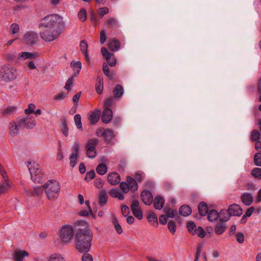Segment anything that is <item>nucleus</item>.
<instances>
[{
	"instance_id": "nucleus-5",
	"label": "nucleus",
	"mask_w": 261,
	"mask_h": 261,
	"mask_svg": "<svg viewBox=\"0 0 261 261\" xmlns=\"http://www.w3.org/2000/svg\"><path fill=\"white\" fill-rule=\"evenodd\" d=\"M58 236L63 244H68L71 242L74 236V230L70 225H64L58 231Z\"/></svg>"
},
{
	"instance_id": "nucleus-58",
	"label": "nucleus",
	"mask_w": 261,
	"mask_h": 261,
	"mask_svg": "<svg viewBox=\"0 0 261 261\" xmlns=\"http://www.w3.org/2000/svg\"><path fill=\"white\" fill-rule=\"evenodd\" d=\"M67 94L65 92H61L55 95L54 97V99L57 101L62 100L67 96Z\"/></svg>"
},
{
	"instance_id": "nucleus-14",
	"label": "nucleus",
	"mask_w": 261,
	"mask_h": 261,
	"mask_svg": "<svg viewBox=\"0 0 261 261\" xmlns=\"http://www.w3.org/2000/svg\"><path fill=\"white\" fill-rule=\"evenodd\" d=\"M101 52L110 66L113 67L116 65V60L113 54L109 53L107 48L104 47L101 48Z\"/></svg>"
},
{
	"instance_id": "nucleus-51",
	"label": "nucleus",
	"mask_w": 261,
	"mask_h": 261,
	"mask_svg": "<svg viewBox=\"0 0 261 261\" xmlns=\"http://www.w3.org/2000/svg\"><path fill=\"white\" fill-rule=\"evenodd\" d=\"M206 234V232L204 230V229L201 227H198L197 229L195 231V233L194 235H196L200 238H203L205 237Z\"/></svg>"
},
{
	"instance_id": "nucleus-56",
	"label": "nucleus",
	"mask_w": 261,
	"mask_h": 261,
	"mask_svg": "<svg viewBox=\"0 0 261 261\" xmlns=\"http://www.w3.org/2000/svg\"><path fill=\"white\" fill-rule=\"evenodd\" d=\"M165 213L168 218H173L177 214V212L171 208L167 209L165 211Z\"/></svg>"
},
{
	"instance_id": "nucleus-8",
	"label": "nucleus",
	"mask_w": 261,
	"mask_h": 261,
	"mask_svg": "<svg viewBox=\"0 0 261 261\" xmlns=\"http://www.w3.org/2000/svg\"><path fill=\"white\" fill-rule=\"evenodd\" d=\"M22 127L23 121L19 119L11 121L9 127V135L13 137L17 136Z\"/></svg>"
},
{
	"instance_id": "nucleus-28",
	"label": "nucleus",
	"mask_w": 261,
	"mask_h": 261,
	"mask_svg": "<svg viewBox=\"0 0 261 261\" xmlns=\"http://www.w3.org/2000/svg\"><path fill=\"white\" fill-rule=\"evenodd\" d=\"M20 26L17 23H12L9 27V33L13 36H17L20 32Z\"/></svg>"
},
{
	"instance_id": "nucleus-35",
	"label": "nucleus",
	"mask_w": 261,
	"mask_h": 261,
	"mask_svg": "<svg viewBox=\"0 0 261 261\" xmlns=\"http://www.w3.org/2000/svg\"><path fill=\"white\" fill-rule=\"evenodd\" d=\"M191 212V208L188 205H182L179 209L180 214L184 217L189 216Z\"/></svg>"
},
{
	"instance_id": "nucleus-33",
	"label": "nucleus",
	"mask_w": 261,
	"mask_h": 261,
	"mask_svg": "<svg viewBox=\"0 0 261 261\" xmlns=\"http://www.w3.org/2000/svg\"><path fill=\"white\" fill-rule=\"evenodd\" d=\"M96 92L100 94L103 91V79L102 77L98 76L97 80V83L95 85Z\"/></svg>"
},
{
	"instance_id": "nucleus-12",
	"label": "nucleus",
	"mask_w": 261,
	"mask_h": 261,
	"mask_svg": "<svg viewBox=\"0 0 261 261\" xmlns=\"http://www.w3.org/2000/svg\"><path fill=\"white\" fill-rule=\"evenodd\" d=\"M38 57L36 53L29 51H20L16 56V59L18 61H24L25 60H34Z\"/></svg>"
},
{
	"instance_id": "nucleus-18",
	"label": "nucleus",
	"mask_w": 261,
	"mask_h": 261,
	"mask_svg": "<svg viewBox=\"0 0 261 261\" xmlns=\"http://www.w3.org/2000/svg\"><path fill=\"white\" fill-rule=\"evenodd\" d=\"M19 120L23 121V126L27 128H33L36 124L35 119L32 116H28L25 118L19 119Z\"/></svg>"
},
{
	"instance_id": "nucleus-38",
	"label": "nucleus",
	"mask_w": 261,
	"mask_h": 261,
	"mask_svg": "<svg viewBox=\"0 0 261 261\" xmlns=\"http://www.w3.org/2000/svg\"><path fill=\"white\" fill-rule=\"evenodd\" d=\"M108 200V195L106 191H101L99 194V202L101 206L106 204Z\"/></svg>"
},
{
	"instance_id": "nucleus-2",
	"label": "nucleus",
	"mask_w": 261,
	"mask_h": 261,
	"mask_svg": "<svg viewBox=\"0 0 261 261\" xmlns=\"http://www.w3.org/2000/svg\"><path fill=\"white\" fill-rule=\"evenodd\" d=\"M92 236V232L89 228L78 232L75 239L76 249L81 252H88L91 247Z\"/></svg>"
},
{
	"instance_id": "nucleus-6",
	"label": "nucleus",
	"mask_w": 261,
	"mask_h": 261,
	"mask_svg": "<svg viewBox=\"0 0 261 261\" xmlns=\"http://www.w3.org/2000/svg\"><path fill=\"white\" fill-rule=\"evenodd\" d=\"M27 165L30 171L32 179L35 182H39L42 178L41 170L39 165L34 161L27 162Z\"/></svg>"
},
{
	"instance_id": "nucleus-64",
	"label": "nucleus",
	"mask_w": 261,
	"mask_h": 261,
	"mask_svg": "<svg viewBox=\"0 0 261 261\" xmlns=\"http://www.w3.org/2000/svg\"><path fill=\"white\" fill-rule=\"evenodd\" d=\"M236 240L239 243H242L244 241V236L242 232H238L236 235Z\"/></svg>"
},
{
	"instance_id": "nucleus-31",
	"label": "nucleus",
	"mask_w": 261,
	"mask_h": 261,
	"mask_svg": "<svg viewBox=\"0 0 261 261\" xmlns=\"http://www.w3.org/2000/svg\"><path fill=\"white\" fill-rule=\"evenodd\" d=\"M108 47L110 49L113 51H117L120 47L119 42L115 39L110 40Z\"/></svg>"
},
{
	"instance_id": "nucleus-29",
	"label": "nucleus",
	"mask_w": 261,
	"mask_h": 261,
	"mask_svg": "<svg viewBox=\"0 0 261 261\" xmlns=\"http://www.w3.org/2000/svg\"><path fill=\"white\" fill-rule=\"evenodd\" d=\"M164 199L161 196H157L154 198V207L155 209L161 210L164 204Z\"/></svg>"
},
{
	"instance_id": "nucleus-26",
	"label": "nucleus",
	"mask_w": 261,
	"mask_h": 261,
	"mask_svg": "<svg viewBox=\"0 0 261 261\" xmlns=\"http://www.w3.org/2000/svg\"><path fill=\"white\" fill-rule=\"evenodd\" d=\"M126 181L129 188V189L134 192L137 190L138 185L135 179L133 178L132 177L128 176L126 178Z\"/></svg>"
},
{
	"instance_id": "nucleus-17",
	"label": "nucleus",
	"mask_w": 261,
	"mask_h": 261,
	"mask_svg": "<svg viewBox=\"0 0 261 261\" xmlns=\"http://www.w3.org/2000/svg\"><path fill=\"white\" fill-rule=\"evenodd\" d=\"M85 204L86 206V208L79 212V215L81 216H88L90 215L93 219L96 218L95 215L93 213L91 207L90 205L89 201H86Z\"/></svg>"
},
{
	"instance_id": "nucleus-54",
	"label": "nucleus",
	"mask_w": 261,
	"mask_h": 261,
	"mask_svg": "<svg viewBox=\"0 0 261 261\" xmlns=\"http://www.w3.org/2000/svg\"><path fill=\"white\" fill-rule=\"evenodd\" d=\"M36 108V106L34 103H30L28 105V108L26 109L24 111L25 114L27 115H30L31 113H34V110Z\"/></svg>"
},
{
	"instance_id": "nucleus-24",
	"label": "nucleus",
	"mask_w": 261,
	"mask_h": 261,
	"mask_svg": "<svg viewBox=\"0 0 261 261\" xmlns=\"http://www.w3.org/2000/svg\"><path fill=\"white\" fill-rule=\"evenodd\" d=\"M80 49L82 53L84 55L85 60L88 62H89L90 57L87 51L88 44L85 41L83 40L80 42Z\"/></svg>"
},
{
	"instance_id": "nucleus-43",
	"label": "nucleus",
	"mask_w": 261,
	"mask_h": 261,
	"mask_svg": "<svg viewBox=\"0 0 261 261\" xmlns=\"http://www.w3.org/2000/svg\"><path fill=\"white\" fill-rule=\"evenodd\" d=\"M252 176L258 179H261V168L255 167L251 171Z\"/></svg>"
},
{
	"instance_id": "nucleus-19",
	"label": "nucleus",
	"mask_w": 261,
	"mask_h": 261,
	"mask_svg": "<svg viewBox=\"0 0 261 261\" xmlns=\"http://www.w3.org/2000/svg\"><path fill=\"white\" fill-rule=\"evenodd\" d=\"M100 113V111L98 109H96L89 113L88 119L91 124H94L98 121Z\"/></svg>"
},
{
	"instance_id": "nucleus-7",
	"label": "nucleus",
	"mask_w": 261,
	"mask_h": 261,
	"mask_svg": "<svg viewBox=\"0 0 261 261\" xmlns=\"http://www.w3.org/2000/svg\"><path fill=\"white\" fill-rule=\"evenodd\" d=\"M21 40L24 44L33 45L38 42L39 36L38 34L34 31H27L22 35Z\"/></svg>"
},
{
	"instance_id": "nucleus-11",
	"label": "nucleus",
	"mask_w": 261,
	"mask_h": 261,
	"mask_svg": "<svg viewBox=\"0 0 261 261\" xmlns=\"http://www.w3.org/2000/svg\"><path fill=\"white\" fill-rule=\"evenodd\" d=\"M96 134L98 137H103L108 142H111L115 136L113 130L109 128L103 129L99 128L96 130Z\"/></svg>"
},
{
	"instance_id": "nucleus-20",
	"label": "nucleus",
	"mask_w": 261,
	"mask_h": 261,
	"mask_svg": "<svg viewBox=\"0 0 261 261\" xmlns=\"http://www.w3.org/2000/svg\"><path fill=\"white\" fill-rule=\"evenodd\" d=\"M141 199L145 204L150 205L153 201L152 195L150 192L144 190L141 193Z\"/></svg>"
},
{
	"instance_id": "nucleus-40",
	"label": "nucleus",
	"mask_w": 261,
	"mask_h": 261,
	"mask_svg": "<svg viewBox=\"0 0 261 261\" xmlns=\"http://www.w3.org/2000/svg\"><path fill=\"white\" fill-rule=\"evenodd\" d=\"M48 261H65V259L61 254L55 253L50 255Z\"/></svg>"
},
{
	"instance_id": "nucleus-13",
	"label": "nucleus",
	"mask_w": 261,
	"mask_h": 261,
	"mask_svg": "<svg viewBox=\"0 0 261 261\" xmlns=\"http://www.w3.org/2000/svg\"><path fill=\"white\" fill-rule=\"evenodd\" d=\"M29 255L30 253L26 250L17 249L13 252V258L14 261H24Z\"/></svg>"
},
{
	"instance_id": "nucleus-53",
	"label": "nucleus",
	"mask_w": 261,
	"mask_h": 261,
	"mask_svg": "<svg viewBox=\"0 0 261 261\" xmlns=\"http://www.w3.org/2000/svg\"><path fill=\"white\" fill-rule=\"evenodd\" d=\"M95 173L93 170H91V171L88 172L86 173V176L85 177V180L88 182L94 178L95 177Z\"/></svg>"
},
{
	"instance_id": "nucleus-30",
	"label": "nucleus",
	"mask_w": 261,
	"mask_h": 261,
	"mask_svg": "<svg viewBox=\"0 0 261 261\" xmlns=\"http://www.w3.org/2000/svg\"><path fill=\"white\" fill-rule=\"evenodd\" d=\"M71 66L75 72V75L77 76L79 74L82 68L81 62L79 61H72L71 62Z\"/></svg>"
},
{
	"instance_id": "nucleus-37",
	"label": "nucleus",
	"mask_w": 261,
	"mask_h": 261,
	"mask_svg": "<svg viewBox=\"0 0 261 261\" xmlns=\"http://www.w3.org/2000/svg\"><path fill=\"white\" fill-rule=\"evenodd\" d=\"M198 210L201 216H205L208 213L207 206L204 202H201L199 204Z\"/></svg>"
},
{
	"instance_id": "nucleus-63",
	"label": "nucleus",
	"mask_w": 261,
	"mask_h": 261,
	"mask_svg": "<svg viewBox=\"0 0 261 261\" xmlns=\"http://www.w3.org/2000/svg\"><path fill=\"white\" fill-rule=\"evenodd\" d=\"M102 69H103V73H105V74L107 76H108L109 77H111V75L110 73L109 68L106 63H104L103 64Z\"/></svg>"
},
{
	"instance_id": "nucleus-48",
	"label": "nucleus",
	"mask_w": 261,
	"mask_h": 261,
	"mask_svg": "<svg viewBox=\"0 0 261 261\" xmlns=\"http://www.w3.org/2000/svg\"><path fill=\"white\" fill-rule=\"evenodd\" d=\"M78 18L82 22L85 21L87 19V13L85 9H82L79 12Z\"/></svg>"
},
{
	"instance_id": "nucleus-9",
	"label": "nucleus",
	"mask_w": 261,
	"mask_h": 261,
	"mask_svg": "<svg viewBox=\"0 0 261 261\" xmlns=\"http://www.w3.org/2000/svg\"><path fill=\"white\" fill-rule=\"evenodd\" d=\"M0 173L4 179V181L0 185V195L6 192L11 187V182L9 181L8 177L6 173L3 166L0 164Z\"/></svg>"
},
{
	"instance_id": "nucleus-15",
	"label": "nucleus",
	"mask_w": 261,
	"mask_h": 261,
	"mask_svg": "<svg viewBox=\"0 0 261 261\" xmlns=\"http://www.w3.org/2000/svg\"><path fill=\"white\" fill-rule=\"evenodd\" d=\"M228 213L230 216H240L243 213V211L240 206L237 204H232L228 208Z\"/></svg>"
},
{
	"instance_id": "nucleus-52",
	"label": "nucleus",
	"mask_w": 261,
	"mask_h": 261,
	"mask_svg": "<svg viewBox=\"0 0 261 261\" xmlns=\"http://www.w3.org/2000/svg\"><path fill=\"white\" fill-rule=\"evenodd\" d=\"M254 210V207L252 206V207H249L247 210L245 215L242 218L241 221L243 223L245 222L246 217H250L251 215V214H252V213L253 212Z\"/></svg>"
},
{
	"instance_id": "nucleus-34",
	"label": "nucleus",
	"mask_w": 261,
	"mask_h": 261,
	"mask_svg": "<svg viewBox=\"0 0 261 261\" xmlns=\"http://www.w3.org/2000/svg\"><path fill=\"white\" fill-rule=\"evenodd\" d=\"M226 229V226L222 223L217 224L215 228V232L217 235L223 234Z\"/></svg>"
},
{
	"instance_id": "nucleus-25",
	"label": "nucleus",
	"mask_w": 261,
	"mask_h": 261,
	"mask_svg": "<svg viewBox=\"0 0 261 261\" xmlns=\"http://www.w3.org/2000/svg\"><path fill=\"white\" fill-rule=\"evenodd\" d=\"M219 219L221 222H226L228 221L230 218V215L228 213V210H222L218 213Z\"/></svg>"
},
{
	"instance_id": "nucleus-49",
	"label": "nucleus",
	"mask_w": 261,
	"mask_h": 261,
	"mask_svg": "<svg viewBox=\"0 0 261 261\" xmlns=\"http://www.w3.org/2000/svg\"><path fill=\"white\" fill-rule=\"evenodd\" d=\"M15 58V57L14 55L12 53L7 52V53H5L3 55V58L6 61H8V62L13 61Z\"/></svg>"
},
{
	"instance_id": "nucleus-3",
	"label": "nucleus",
	"mask_w": 261,
	"mask_h": 261,
	"mask_svg": "<svg viewBox=\"0 0 261 261\" xmlns=\"http://www.w3.org/2000/svg\"><path fill=\"white\" fill-rule=\"evenodd\" d=\"M18 76L17 69L13 66L6 64L0 68V78L3 82L9 83L14 81Z\"/></svg>"
},
{
	"instance_id": "nucleus-61",
	"label": "nucleus",
	"mask_w": 261,
	"mask_h": 261,
	"mask_svg": "<svg viewBox=\"0 0 261 261\" xmlns=\"http://www.w3.org/2000/svg\"><path fill=\"white\" fill-rule=\"evenodd\" d=\"M117 23L116 20L114 18H110L107 20L106 24L107 27L111 28L115 25Z\"/></svg>"
},
{
	"instance_id": "nucleus-50",
	"label": "nucleus",
	"mask_w": 261,
	"mask_h": 261,
	"mask_svg": "<svg viewBox=\"0 0 261 261\" xmlns=\"http://www.w3.org/2000/svg\"><path fill=\"white\" fill-rule=\"evenodd\" d=\"M254 163L257 166H261V152H257L254 156Z\"/></svg>"
},
{
	"instance_id": "nucleus-1",
	"label": "nucleus",
	"mask_w": 261,
	"mask_h": 261,
	"mask_svg": "<svg viewBox=\"0 0 261 261\" xmlns=\"http://www.w3.org/2000/svg\"><path fill=\"white\" fill-rule=\"evenodd\" d=\"M65 27L63 17L58 14H51L44 17L40 20L39 29L40 35L45 42L57 40Z\"/></svg>"
},
{
	"instance_id": "nucleus-23",
	"label": "nucleus",
	"mask_w": 261,
	"mask_h": 261,
	"mask_svg": "<svg viewBox=\"0 0 261 261\" xmlns=\"http://www.w3.org/2000/svg\"><path fill=\"white\" fill-rule=\"evenodd\" d=\"M112 116L113 113L112 110L109 108H106L102 114V121L105 123H108L111 120Z\"/></svg>"
},
{
	"instance_id": "nucleus-21",
	"label": "nucleus",
	"mask_w": 261,
	"mask_h": 261,
	"mask_svg": "<svg viewBox=\"0 0 261 261\" xmlns=\"http://www.w3.org/2000/svg\"><path fill=\"white\" fill-rule=\"evenodd\" d=\"M241 199L243 204L249 206L253 202V197L251 194L245 192L242 194Z\"/></svg>"
},
{
	"instance_id": "nucleus-32",
	"label": "nucleus",
	"mask_w": 261,
	"mask_h": 261,
	"mask_svg": "<svg viewBox=\"0 0 261 261\" xmlns=\"http://www.w3.org/2000/svg\"><path fill=\"white\" fill-rule=\"evenodd\" d=\"M207 219L211 222H214L219 219L218 213L216 210H211L207 213Z\"/></svg>"
},
{
	"instance_id": "nucleus-44",
	"label": "nucleus",
	"mask_w": 261,
	"mask_h": 261,
	"mask_svg": "<svg viewBox=\"0 0 261 261\" xmlns=\"http://www.w3.org/2000/svg\"><path fill=\"white\" fill-rule=\"evenodd\" d=\"M74 120L76 127L80 130H83L82 124L81 122V117L79 114H76L74 117Z\"/></svg>"
},
{
	"instance_id": "nucleus-47",
	"label": "nucleus",
	"mask_w": 261,
	"mask_h": 261,
	"mask_svg": "<svg viewBox=\"0 0 261 261\" xmlns=\"http://www.w3.org/2000/svg\"><path fill=\"white\" fill-rule=\"evenodd\" d=\"M147 219L148 222L151 224V225H154L157 224V217L155 215V214L153 213H151L150 214H149Z\"/></svg>"
},
{
	"instance_id": "nucleus-55",
	"label": "nucleus",
	"mask_w": 261,
	"mask_h": 261,
	"mask_svg": "<svg viewBox=\"0 0 261 261\" xmlns=\"http://www.w3.org/2000/svg\"><path fill=\"white\" fill-rule=\"evenodd\" d=\"M80 148V144L77 142H74L72 146V151L71 153H74L75 154L79 155Z\"/></svg>"
},
{
	"instance_id": "nucleus-57",
	"label": "nucleus",
	"mask_w": 261,
	"mask_h": 261,
	"mask_svg": "<svg viewBox=\"0 0 261 261\" xmlns=\"http://www.w3.org/2000/svg\"><path fill=\"white\" fill-rule=\"evenodd\" d=\"M168 227L171 233L174 234L175 232L176 227L174 222L170 221L168 223Z\"/></svg>"
},
{
	"instance_id": "nucleus-60",
	"label": "nucleus",
	"mask_w": 261,
	"mask_h": 261,
	"mask_svg": "<svg viewBox=\"0 0 261 261\" xmlns=\"http://www.w3.org/2000/svg\"><path fill=\"white\" fill-rule=\"evenodd\" d=\"M120 186V188H121V190L124 193H126L128 192L129 189L127 181L126 182H121Z\"/></svg>"
},
{
	"instance_id": "nucleus-4",
	"label": "nucleus",
	"mask_w": 261,
	"mask_h": 261,
	"mask_svg": "<svg viewBox=\"0 0 261 261\" xmlns=\"http://www.w3.org/2000/svg\"><path fill=\"white\" fill-rule=\"evenodd\" d=\"M46 195L49 200L57 199L60 192V184L56 180L48 181L43 185Z\"/></svg>"
},
{
	"instance_id": "nucleus-41",
	"label": "nucleus",
	"mask_w": 261,
	"mask_h": 261,
	"mask_svg": "<svg viewBox=\"0 0 261 261\" xmlns=\"http://www.w3.org/2000/svg\"><path fill=\"white\" fill-rule=\"evenodd\" d=\"M112 223L117 233L118 234L122 233L123 231L121 225L119 224L117 218L115 216L113 217Z\"/></svg>"
},
{
	"instance_id": "nucleus-42",
	"label": "nucleus",
	"mask_w": 261,
	"mask_h": 261,
	"mask_svg": "<svg viewBox=\"0 0 261 261\" xmlns=\"http://www.w3.org/2000/svg\"><path fill=\"white\" fill-rule=\"evenodd\" d=\"M78 155L74 153H71L69 155V164L71 167H74L77 162Z\"/></svg>"
},
{
	"instance_id": "nucleus-36",
	"label": "nucleus",
	"mask_w": 261,
	"mask_h": 261,
	"mask_svg": "<svg viewBox=\"0 0 261 261\" xmlns=\"http://www.w3.org/2000/svg\"><path fill=\"white\" fill-rule=\"evenodd\" d=\"M107 166L103 163L98 164L96 167L97 173L101 175L105 174L107 172Z\"/></svg>"
},
{
	"instance_id": "nucleus-39",
	"label": "nucleus",
	"mask_w": 261,
	"mask_h": 261,
	"mask_svg": "<svg viewBox=\"0 0 261 261\" xmlns=\"http://www.w3.org/2000/svg\"><path fill=\"white\" fill-rule=\"evenodd\" d=\"M187 227L189 232L191 234L194 236V234L195 233V231L197 228L195 224L192 221H189L187 223Z\"/></svg>"
},
{
	"instance_id": "nucleus-16",
	"label": "nucleus",
	"mask_w": 261,
	"mask_h": 261,
	"mask_svg": "<svg viewBox=\"0 0 261 261\" xmlns=\"http://www.w3.org/2000/svg\"><path fill=\"white\" fill-rule=\"evenodd\" d=\"M131 208L135 216L138 219L141 220L143 217V215L139 206V202L137 200L133 201L131 205Z\"/></svg>"
},
{
	"instance_id": "nucleus-59",
	"label": "nucleus",
	"mask_w": 261,
	"mask_h": 261,
	"mask_svg": "<svg viewBox=\"0 0 261 261\" xmlns=\"http://www.w3.org/2000/svg\"><path fill=\"white\" fill-rule=\"evenodd\" d=\"M61 132L65 136L67 137L68 135V128L65 121L62 123Z\"/></svg>"
},
{
	"instance_id": "nucleus-46",
	"label": "nucleus",
	"mask_w": 261,
	"mask_h": 261,
	"mask_svg": "<svg viewBox=\"0 0 261 261\" xmlns=\"http://www.w3.org/2000/svg\"><path fill=\"white\" fill-rule=\"evenodd\" d=\"M123 93V89L122 87L119 85H117L114 90V93L115 96L119 97L122 95Z\"/></svg>"
},
{
	"instance_id": "nucleus-27",
	"label": "nucleus",
	"mask_w": 261,
	"mask_h": 261,
	"mask_svg": "<svg viewBox=\"0 0 261 261\" xmlns=\"http://www.w3.org/2000/svg\"><path fill=\"white\" fill-rule=\"evenodd\" d=\"M110 195L114 198H117L119 200H123L124 198L123 194L120 191L116 188H113L109 192Z\"/></svg>"
},
{
	"instance_id": "nucleus-10",
	"label": "nucleus",
	"mask_w": 261,
	"mask_h": 261,
	"mask_svg": "<svg viewBox=\"0 0 261 261\" xmlns=\"http://www.w3.org/2000/svg\"><path fill=\"white\" fill-rule=\"evenodd\" d=\"M96 139L89 140L86 145L87 155L89 158H94L96 155L95 146L97 143Z\"/></svg>"
},
{
	"instance_id": "nucleus-22",
	"label": "nucleus",
	"mask_w": 261,
	"mask_h": 261,
	"mask_svg": "<svg viewBox=\"0 0 261 261\" xmlns=\"http://www.w3.org/2000/svg\"><path fill=\"white\" fill-rule=\"evenodd\" d=\"M108 181L111 185H117L120 181V176L116 172L110 173L108 175Z\"/></svg>"
},
{
	"instance_id": "nucleus-45",
	"label": "nucleus",
	"mask_w": 261,
	"mask_h": 261,
	"mask_svg": "<svg viewBox=\"0 0 261 261\" xmlns=\"http://www.w3.org/2000/svg\"><path fill=\"white\" fill-rule=\"evenodd\" d=\"M260 134L256 129L253 130L251 132V139L253 141H257L260 140Z\"/></svg>"
},
{
	"instance_id": "nucleus-62",
	"label": "nucleus",
	"mask_w": 261,
	"mask_h": 261,
	"mask_svg": "<svg viewBox=\"0 0 261 261\" xmlns=\"http://www.w3.org/2000/svg\"><path fill=\"white\" fill-rule=\"evenodd\" d=\"M97 12L100 17H102L104 15L107 14L109 12V9L107 7H103L99 9Z\"/></svg>"
}]
</instances>
